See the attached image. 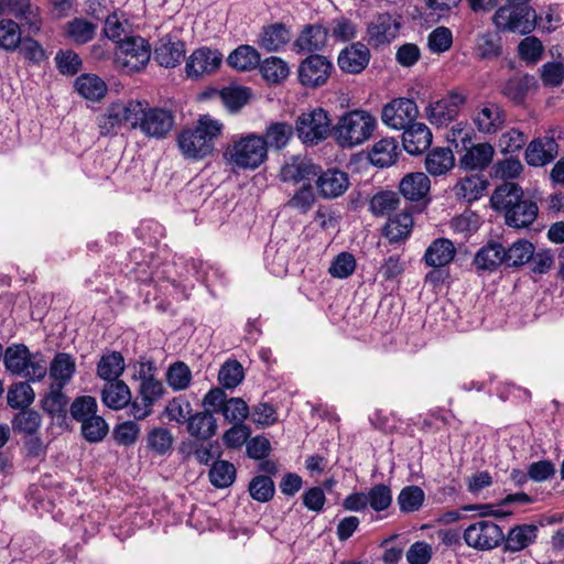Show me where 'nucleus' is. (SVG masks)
<instances>
[{
  "label": "nucleus",
  "instance_id": "20",
  "mask_svg": "<svg viewBox=\"0 0 564 564\" xmlns=\"http://www.w3.org/2000/svg\"><path fill=\"white\" fill-rule=\"evenodd\" d=\"M558 154V144L553 135L532 140L525 149V162L530 166H544Z\"/></svg>",
  "mask_w": 564,
  "mask_h": 564
},
{
  "label": "nucleus",
  "instance_id": "52",
  "mask_svg": "<svg viewBox=\"0 0 564 564\" xmlns=\"http://www.w3.org/2000/svg\"><path fill=\"white\" fill-rule=\"evenodd\" d=\"M397 500L401 512L411 513L421 509L425 494L419 486H406L400 491Z\"/></svg>",
  "mask_w": 564,
  "mask_h": 564
},
{
  "label": "nucleus",
  "instance_id": "21",
  "mask_svg": "<svg viewBox=\"0 0 564 564\" xmlns=\"http://www.w3.org/2000/svg\"><path fill=\"white\" fill-rule=\"evenodd\" d=\"M399 23L389 13L375 17L367 26L368 41L372 46H380L393 41L399 32Z\"/></svg>",
  "mask_w": 564,
  "mask_h": 564
},
{
  "label": "nucleus",
  "instance_id": "49",
  "mask_svg": "<svg viewBox=\"0 0 564 564\" xmlns=\"http://www.w3.org/2000/svg\"><path fill=\"white\" fill-rule=\"evenodd\" d=\"M165 379L172 390L183 391L191 384L192 371L185 362L176 361L169 366Z\"/></svg>",
  "mask_w": 564,
  "mask_h": 564
},
{
  "label": "nucleus",
  "instance_id": "28",
  "mask_svg": "<svg viewBox=\"0 0 564 564\" xmlns=\"http://www.w3.org/2000/svg\"><path fill=\"white\" fill-rule=\"evenodd\" d=\"M102 403L112 410L129 408L131 401V391L122 380L108 381L101 391Z\"/></svg>",
  "mask_w": 564,
  "mask_h": 564
},
{
  "label": "nucleus",
  "instance_id": "48",
  "mask_svg": "<svg viewBox=\"0 0 564 564\" xmlns=\"http://www.w3.org/2000/svg\"><path fill=\"white\" fill-rule=\"evenodd\" d=\"M208 478L214 487L227 488L236 479V468L227 460H216L208 471Z\"/></svg>",
  "mask_w": 564,
  "mask_h": 564
},
{
  "label": "nucleus",
  "instance_id": "19",
  "mask_svg": "<svg viewBox=\"0 0 564 564\" xmlns=\"http://www.w3.org/2000/svg\"><path fill=\"white\" fill-rule=\"evenodd\" d=\"M223 55L208 47L195 50L186 62V74L191 78H198L214 73L221 64Z\"/></svg>",
  "mask_w": 564,
  "mask_h": 564
},
{
  "label": "nucleus",
  "instance_id": "2",
  "mask_svg": "<svg viewBox=\"0 0 564 564\" xmlns=\"http://www.w3.org/2000/svg\"><path fill=\"white\" fill-rule=\"evenodd\" d=\"M224 124L208 115L200 116L193 128L184 129L177 137L182 154L187 159L202 160L213 153L215 140L220 137Z\"/></svg>",
  "mask_w": 564,
  "mask_h": 564
},
{
  "label": "nucleus",
  "instance_id": "37",
  "mask_svg": "<svg viewBox=\"0 0 564 564\" xmlns=\"http://www.w3.org/2000/svg\"><path fill=\"white\" fill-rule=\"evenodd\" d=\"M227 63L239 72H248L260 65V54L250 45H240L229 54Z\"/></svg>",
  "mask_w": 564,
  "mask_h": 564
},
{
  "label": "nucleus",
  "instance_id": "44",
  "mask_svg": "<svg viewBox=\"0 0 564 564\" xmlns=\"http://www.w3.org/2000/svg\"><path fill=\"white\" fill-rule=\"evenodd\" d=\"M79 95L89 100H99L107 91L106 84L96 75L84 74L75 80Z\"/></svg>",
  "mask_w": 564,
  "mask_h": 564
},
{
  "label": "nucleus",
  "instance_id": "53",
  "mask_svg": "<svg viewBox=\"0 0 564 564\" xmlns=\"http://www.w3.org/2000/svg\"><path fill=\"white\" fill-rule=\"evenodd\" d=\"M259 67L262 77L273 84L284 80L290 73L288 64L276 56L265 58Z\"/></svg>",
  "mask_w": 564,
  "mask_h": 564
},
{
  "label": "nucleus",
  "instance_id": "64",
  "mask_svg": "<svg viewBox=\"0 0 564 564\" xmlns=\"http://www.w3.org/2000/svg\"><path fill=\"white\" fill-rule=\"evenodd\" d=\"M148 447L159 455L167 453L173 444L172 433L164 427H154L147 437Z\"/></svg>",
  "mask_w": 564,
  "mask_h": 564
},
{
  "label": "nucleus",
  "instance_id": "61",
  "mask_svg": "<svg viewBox=\"0 0 564 564\" xmlns=\"http://www.w3.org/2000/svg\"><path fill=\"white\" fill-rule=\"evenodd\" d=\"M315 200L316 198L312 185L305 183L288 200L286 206L301 214H306L313 207Z\"/></svg>",
  "mask_w": 564,
  "mask_h": 564
},
{
  "label": "nucleus",
  "instance_id": "51",
  "mask_svg": "<svg viewBox=\"0 0 564 564\" xmlns=\"http://www.w3.org/2000/svg\"><path fill=\"white\" fill-rule=\"evenodd\" d=\"M485 189V182L477 175L460 178L454 186V193L457 198L466 202H473L479 198Z\"/></svg>",
  "mask_w": 564,
  "mask_h": 564
},
{
  "label": "nucleus",
  "instance_id": "54",
  "mask_svg": "<svg viewBox=\"0 0 564 564\" xmlns=\"http://www.w3.org/2000/svg\"><path fill=\"white\" fill-rule=\"evenodd\" d=\"M192 411V404L188 400L184 397H175L166 403L163 415H165L169 421L182 425L187 423Z\"/></svg>",
  "mask_w": 564,
  "mask_h": 564
},
{
  "label": "nucleus",
  "instance_id": "7",
  "mask_svg": "<svg viewBox=\"0 0 564 564\" xmlns=\"http://www.w3.org/2000/svg\"><path fill=\"white\" fill-rule=\"evenodd\" d=\"M131 108L135 109L131 129H140L149 138L163 139L174 127V116L165 108L150 107L141 100H131Z\"/></svg>",
  "mask_w": 564,
  "mask_h": 564
},
{
  "label": "nucleus",
  "instance_id": "10",
  "mask_svg": "<svg viewBox=\"0 0 564 564\" xmlns=\"http://www.w3.org/2000/svg\"><path fill=\"white\" fill-rule=\"evenodd\" d=\"M151 57V47L141 36H128L118 45L116 62L127 72H139Z\"/></svg>",
  "mask_w": 564,
  "mask_h": 564
},
{
  "label": "nucleus",
  "instance_id": "36",
  "mask_svg": "<svg viewBox=\"0 0 564 564\" xmlns=\"http://www.w3.org/2000/svg\"><path fill=\"white\" fill-rule=\"evenodd\" d=\"M506 269H519L529 263L533 257L534 245L527 239H518L505 246Z\"/></svg>",
  "mask_w": 564,
  "mask_h": 564
},
{
  "label": "nucleus",
  "instance_id": "1",
  "mask_svg": "<svg viewBox=\"0 0 564 564\" xmlns=\"http://www.w3.org/2000/svg\"><path fill=\"white\" fill-rule=\"evenodd\" d=\"M494 209L503 213L506 224L512 228H527L538 217L536 203L523 197L522 188L516 183L498 186L490 198Z\"/></svg>",
  "mask_w": 564,
  "mask_h": 564
},
{
  "label": "nucleus",
  "instance_id": "34",
  "mask_svg": "<svg viewBox=\"0 0 564 564\" xmlns=\"http://www.w3.org/2000/svg\"><path fill=\"white\" fill-rule=\"evenodd\" d=\"M328 39V31L321 25H307L295 41L300 52H316L325 47Z\"/></svg>",
  "mask_w": 564,
  "mask_h": 564
},
{
  "label": "nucleus",
  "instance_id": "25",
  "mask_svg": "<svg viewBox=\"0 0 564 564\" xmlns=\"http://www.w3.org/2000/svg\"><path fill=\"white\" fill-rule=\"evenodd\" d=\"M319 173V165L311 160L293 158L285 163L280 172L281 180L284 182L300 183L311 181Z\"/></svg>",
  "mask_w": 564,
  "mask_h": 564
},
{
  "label": "nucleus",
  "instance_id": "56",
  "mask_svg": "<svg viewBox=\"0 0 564 564\" xmlns=\"http://www.w3.org/2000/svg\"><path fill=\"white\" fill-rule=\"evenodd\" d=\"M80 431L87 442L99 443L107 436L109 427L105 419L96 414L82 423Z\"/></svg>",
  "mask_w": 564,
  "mask_h": 564
},
{
  "label": "nucleus",
  "instance_id": "42",
  "mask_svg": "<svg viewBox=\"0 0 564 564\" xmlns=\"http://www.w3.org/2000/svg\"><path fill=\"white\" fill-rule=\"evenodd\" d=\"M290 41V32L282 23L271 24L263 29L259 44L268 52H275Z\"/></svg>",
  "mask_w": 564,
  "mask_h": 564
},
{
  "label": "nucleus",
  "instance_id": "30",
  "mask_svg": "<svg viewBox=\"0 0 564 564\" xmlns=\"http://www.w3.org/2000/svg\"><path fill=\"white\" fill-rule=\"evenodd\" d=\"M412 228V215L409 212H402L388 219L382 229V234L389 240V242L398 243L408 239Z\"/></svg>",
  "mask_w": 564,
  "mask_h": 564
},
{
  "label": "nucleus",
  "instance_id": "24",
  "mask_svg": "<svg viewBox=\"0 0 564 564\" xmlns=\"http://www.w3.org/2000/svg\"><path fill=\"white\" fill-rule=\"evenodd\" d=\"M466 153L460 158V167L468 171H484L490 165L495 155L494 147L488 143L469 144Z\"/></svg>",
  "mask_w": 564,
  "mask_h": 564
},
{
  "label": "nucleus",
  "instance_id": "11",
  "mask_svg": "<svg viewBox=\"0 0 564 564\" xmlns=\"http://www.w3.org/2000/svg\"><path fill=\"white\" fill-rule=\"evenodd\" d=\"M463 538L469 547L478 551L492 550L505 540L502 529L489 520H480L468 525Z\"/></svg>",
  "mask_w": 564,
  "mask_h": 564
},
{
  "label": "nucleus",
  "instance_id": "26",
  "mask_svg": "<svg viewBox=\"0 0 564 564\" xmlns=\"http://www.w3.org/2000/svg\"><path fill=\"white\" fill-rule=\"evenodd\" d=\"M456 254L454 243L447 238H437L431 242L424 253V262L431 268H443L449 264Z\"/></svg>",
  "mask_w": 564,
  "mask_h": 564
},
{
  "label": "nucleus",
  "instance_id": "13",
  "mask_svg": "<svg viewBox=\"0 0 564 564\" xmlns=\"http://www.w3.org/2000/svg\"><path fill=\"white\" fill-rule=\"evenodd\" d=\"M507 111L495 101H484L476 106L471 121L481 134L491 135L498 133L507 124Z\"/></svg>",
  "mask_w": 564,
  "mask_h": 564
},
{
  "label": "nucleus",
  "instance_id": "17",
  "mask_svg": "<svg viewBox=\"0 0 564 564\" xmlns=\"http://www.w3.org/2000/svg\"><path fill=\"white\" fill-rule=\"evenodd\" d=\"M349 176L346 172L332 167L325 171L319 166L315 186L318 195L324 199H334L345 194L349 188Z\"/></svg>",
  "mask_w": 564,
  "mask_h": 564
},
{
  "label": "nucleus",
  "instance_id": "33",
  "mask_svg": "<svg viewBox=\"0 0 564 564\" xmlns=\"http://www.w3.org/2000/svg\"><path fill=\"white\" fill-rule=\"evenodd\" d=\"M75 371L76 362L69 354H56L50 365V377L54 381L52 384L65 387L72 380Z\"/></svg>",
  "mask_w": 564,
  "mask_h": 564
},
{
  "label": "nucleus",
  "instance_id": "9",
  "mask_svg": "<svg viewBox=\"0 0 564 564\" xmlns=\"http://www.w3.org/2000/svg\"><path fill=\"white\" fill-rule=\"evenodd\" d=\"M297 138L305 145H316L333 134L332 120L323 108H314L303 112L295 121Z\"/></svg>",
  "mask_w": 564,
  "mask_h": 564
},
{
  "label": "nucleus",
  "instance_id": "14",
  "mask_svg": "<svg viewBox=\"0 0 564 564\" xmlns=\"http://www.w3.org/2000/svg\"><path fill=\"white\" fill-rule=\"evenodd\" d=\"M467 102V95L458 89L449 90L443 98L432 102L426 109L430 122L443 127L459 115L460 108Z\"/></svg>",
  "mask_w": 564,
  "mask_h": 564
},
{
  "label": "nucleus",
  "instance_id": "16",
  "mask_svg": "<svg viewBox=\"0 0 564 564\" xmlns=\"http://www.w3.org/2000/svg\"><path fill=\"white\" fill-rule=\"evenodd\" d=\"M333 64L325 56L313 54L306 57L299 66L300 83L310 88L323 86L328 80Z\"/></svg>",
  "mask_w": 564,
  "mask_h": 564
},
{
  "label": "nucleus",
  "instance_id": "50",
  "mask_svg": "<svg viewBox=\"0 0 564 564\" xmlns=\"http://www.w3.org/2000/svg\"><path fill=\"white\" fill-rule=\"evenodd\" d=\"M35 398V393L28 381H21L11 384L9 388L7 400L8 404L13 409L28 408Z\"/></svg>",
  "mask_w": 564,
  "mask_h": 564
},
{
  "label": "nucleus",
  "instance_id": "58",
  "mask_svg": "<svg viewBox=\"0 0 564 564\" xmlns=\"http://www.w3.org/2000/svg\"><path fill=\"white\" fill-rule=\"evenodd\" d=\"M41 426V415L34 410H22L13 419V429L24 435H33Z\"/></svg>",
  "mask_w": 564,
  "mask_h": 564
},
{
  "label": "nucleus",
  "instance_id": "55",
  "mask_svg": "<svg viewBox=\"0 0 564 564\" xmlns=\"http://www.w3.org/2000/svg\"><path fill=\"white\" fill-rule=\"evenodd\" d=\"M22 42L20 25L11 19L0 21V47L15 51Z\"/></svg>",
  "mask_w": 564,
  "mask_h": 564
},
{
  "label": "nucleus",
  "instance_id": "57",
  "mask_svg": "<svg viewBox=\"0 0 564 564\" xmlns=\"http://www.w3.org/2000/svg\"><path fill=\"white\" fill-rule=\"evenodd\" d=\"M248 490L256 501L268 502L273 498L275 487L269 476H256L251 479Z\"/></svg>",
  "mask_w": 564,
  "mask_h": 564
},
{
  "label": "nucleus",
  "instance_id": "8",
  "mask_svg": "<svg viewBox=\"0 0 564 564\" xmlns=\"http://www.w3.org/2000/svg\"><path fill=\"white\" fill-rule=\"evenodd\" d=\"M498 31L519 34L531 33L536 25V13L529 6L505 4L492 17Z\"/></svg>",
  "mask_w": 564,
  "mask_h": 564
},
{
  "label": "nucleus",
  "instance_id": "5",
  "mask_svg": "<svg viewBox=\"0 0 564 564\" xmlns=\"http://www.w3.org/2000/svg\"><path fill=\"white\" fill-rule=\"evenodd\" d=\"M268 159L265 143L256 133L234 137L224 152V160L234 169L256 170Z\"/></svg>",
  "mask_w": 564,
  "mask_h": 564
},
{
  "label": "nucleus",
  "instance_id": "29",
  "mask_svg": "<svg viewBox=\"0 0 564 564\" xmlns=\"http://www.w3.org/2000/svg\"><path fill=\"white\" fill-rule=\"evenodd\" d=\"M191 436L207 441L217 433V421L209 410L192 414L186 423Z\"/></svg>",
  "mask_w": 564,
  "mask_h": 564
},
{
  "label": "nucleus",
  "instance_id": "41",
  "mask_svg": "<svg viewBox=\"0 0 564 564\" xmlns=\"http://www.w3.org/2000/svg\"><path fill=\"white\" fill-rule=\"evenodd\" d=\"M455 164L454 154L448 148H436L425 158V169L434 176L447 173Z\"/></svg>",
  "mask_w": 564,
  "mask_h": 564
},
{
  "label": "nucleus",
  "instance_id": "45",
  "mask_svg": "<svg viewBox=\"0 0 564 564\" xmlns=\"http://www.w3.org/2000/svg\"><path fill=\"white\" fill-rule=\"evenodd\" d=\"M64 387L51 384L48 392L42 400V408L52 416H65L68 398L62 391Z\"/></svg>",
  "mask_w": 564,
  "mask_h": 564
},
{
  "label": "nucleus",
  "instance_id": "47",
  "mask_svg": "<svg viewBox=\"0 0 564 564\" xmlns=\"http://www.w3.org/2000/svg\"><path fill=\"white\" fill-rule=\"evenodd\" d=\"M400 198L398 193L381 191L375 194L369 202V210L376 217L389 215L398 208Z\"/></svg>",
  "mask_w": 564,
  "mask_h": 564
},
{
  "label": "nucleus",
  "instance_id": "15",
  "mask_svg": "<svg viewBox=\"0 0 564 564\" xmlns=\"http://www.w3.org/2000/svg\"><path fill=\"white\" fill-rule=\"evenodd\" d=\"M419 108L414 100L409 98H395L388 102L381 112L382 122L395 130H405L415 123Z\"/></svg>",
  "mask_w": 564,
  "mask_h": 564
},
{
  "label": "nucleus",
  "instance_id": "43",
  "mask_svg": "<svg viewBox=\"0 0 564 564\" xmlns=\"http://www.w3.org/2000/svg\"><path fill=\"white\" fill-rule=\"evenodd\" d=\"M293 133L294 129L290 123L272 122L267 127L262 140L265 143L267 150L269 148L280 150L286 147Z\"/></svg>",
  "mask_w": 564,
  "mask_h": 564
},
{
  "label": "nucleus",
  "instance_id": "35",
  "mask_svg": "<svg viewBox=\"0 0 564 564\" xmlns=\"http://www.w3.org/2000/svg\"><path fill=\"white\" fill-rule=\"evenodd\" d=\"M4 10L24 20L30 32L35 33L40 30V19L36 11L32 9L30 0H0V14Z\"/></svg>",
  "mask_w": 564,
  "mask_h": 564
},
{
  "label": "nucleus",
  "instance_id": "4",
  "mask_svg": "<svg viewBox=\"0 0 564 564\" xmlns=\"http://www.w3.org/2000/svg\"><path fill=\"white\" fill-rule=\"evenodd\" d=\"M154 362L148 360L140 364L138 370L139 387L137 398L130 403L128 414L140 421L150 416L154 404L163 398L166 390L163 382L155 376Z\"/></svg>",
  "mask_w": 564,
  "mask_h": 564
},
{
  "label": "nucleus",
  "instance_id": "31",
  "mask_svg": "<svg viewBox=\"0 0 564 564\" xmlns=\"http://www.w3.org/2000/svg\"><path fill=\"white\" fill-rule=\"evenodd\" d=\"M502 54V41L498 33H478L474 43V55L479 59H495Z\"/></svg>",
  "mask_w": 564,
  "mask_h": 564
},
{
  "label": "nucleus",
  "instance_id": "3",
  "mask_svg": "<svg viewBox=\"0 0 564 564\" xmlns=\"http://www.w3.org/2000/svg\"><path fill=\"white\" fill-rule=\"evenodd\" d=\"M377 128L376 117L367 110L343 113L333 126V138L341 149H354L367 142Z\"/></svg>",
  "mask_w": 564,
  "mask_h": 564
},
{
  "label": "nucleus",
  "instance_id": "59",
  "mask_svg": "<svg viewBox=\"0 0 564 564\" xmlns=\"http://www.w3.org/2000/svg\"><path fill=\"white\" fill-rule=\"evenodd\" d=\"M242 366L237 360L226 361L219 369L218 381L227 389L236 388L243 379Z\"/></svg>",
  "mask_w": 564,
  "mask_h": 564
},
{
  "label": "nucleus",
  "instance_id": "46",
  "mask_svg": "<svg viewBox=\"0 0 564 564\" xmlns=\"http://www.w3.org/2000/svg\"><path fill=\"white\" fill-rule=\"evenodd\" d=\"M96 30L97 24L84 18H75L66 24L67 36L77 44H85L91 41Z\"/></svg>",
  "mask_w": 564,
  "mask_h": 564
},
{
  "label": "nucleus",
  "instance_id": "62",
  "mask_svg": "<svg viewBox=\"0 0 564 564\" xmlns=\"http://www.w3.org/2000/svg\"><path fill=\"white\" fill-rule=\"evenodd\" d=\"M366 495L368 506L377 512L387 510L391 506L392 492L387 485H375Z\"/></svg>",
  "mask_w": 564,
  "mask_h": 564
},
{
  "label": "nucleus",
  "instance_id": "22",
  "mask_svg": "<svg viewBox=\"0 0 564 564\" xmlns=\"http://www.w3.org/2000/svg\"><path fill=\"white\" fill-rule=\"evenodd\" d=\"M370 61V51L361 42H355L340 51L337 64L339 68L348 74L361 73Z\"/></svg>",
  "mask_w": 564,
  "mask_h": 564
},
{
  "label": "nucleus",
  "instance_id": "32",
  "mask_svg": "<svg viewBox=\"0 0 564 564\" xmlns=\"http://www.w3.org/2000/svg\"><path fill=\"white\" fill-rule=\"evenodd\" d=\"M185 55V45L181 41L171 42L161 40L154 50V59L159 65L173 68L177 66Z\"/></svg>",
  "mask_w": 564,
  "mask_h": 564
},
{
  "label": "nucleus",
  "instance_id": "27",
  "mask_svg": "<svg viewBox=\"0 0 564 564\" xmlns=\"http://www.w3.org/2000/svg\"><path fill=\"white\" fill-rule=\"evenodd\" d=\"M431 181L423 172H413L404 175L399 184L402 196L411 202L423 199L430 192Z\"/></svg>",
  "mask_w": 564,
  "mask_h": 564
},
{
  "label": "nucleus",
  "instance_id": "38",
  "mask_svg": "<svg viewBox=\"0 0 564 564\" xmlns=\"http://www.w3.org/2000/svg\"><path fill=\"white\" fill-rule=\"evenodd\" d=\"M398 158V144L392 138H383L376 142L369 152L370 162L379 167L392 165Z\"/></svg>",
  "mask_w": 564,
  "mask_h": 564
},
{
  "label": "nucleus",
  "instance_id": "6",
  "mask_svg": "<svg viewBox=\"0 0 564 564\" xmlns=\"http://www.w3.org/2000/svg\"><path fill=\"white\" fill-rule=\"evenodd\" d=\"M3 365L13 376L29 381H41L47 373V367L41 354H32L24 344H12L4 349Z\"/></svg>",
  "mask_w": 564,
  "mask_h": 564
},
{
  "label": "nucleus",
  "instance_id": "39",
  "mask_svg": "<svg viewBox=\"0 0 564 564\" xmlns=\"http://www.w3.org/2000/svg\"><path fill=\"white\" fill-rule=\"evenodd\" d=\"M538 528L533 524L517 525L511 529L506 538L505 551L519 552L536 539Z\"/></svg>",
  "mask_w": 564,
  "mask_h": 564
},
{
  "label": "nucleus",
  "instance_id": "63",
  "mask_svg": "<svg viewBox=\"0 0 564 564\" xmlns=\"http://www.w3.org/2000/svg\"><path fill=\"white\" fill-rule=\"evenodd\" d=\"M356 270V259L349 252H340L332 261L328 273L333 278L346 279L350 276Z\"/></svg>",
  "mask_w": 564,
  "mask_h": 564
},
{
  "label": "nucleus",
  "instance_id": "12",
  "mask_svg": "<svg viewBox=\"0 0 564 564\" xmlns=\"http://www.w3.org/2000/svg\"><path fill=\"white\" fill-rule=\"evenodd\" d=\"M505 254V246L498 240L490 239L475 252L471 268L478 276L507 270Z\"/></svg>",
  "mask_w": 564,
  "mask_h": 564
},
{
  "label": "nucleus",
  "instance_id": "18",
  "mask_svg": "<svg viewBox=\"0 0 564 564\" xmlns=\"http://www.w3.org/2000/svg\"><path fill=\"white\" fill-rule=\"evenodd\" d=\"M133 111L135 109L131 108V100L126 104H111L107 111L97 119L100 134L109 135L116 133L117 129L123 124H128L131 128V121L134 119L132 116H135Z\"/></svg>",
  "mask_w": 564,
  "mask_h": 564
},
{
  "label": "nucleus",
  "instance_id": "60",
  "mask_svg": "<svg viewBox=\"0 0 564 564\" xmlns=\"http://www.w3.org/2000/svg\"><path fill=\"white\" fill-rule=\"evenodd\" d=\"M527 143V135L517 128H511L501 133L498 140V148L502 154L519 152Z\"/></svg>",
  "mask_w": 564,
  "mask_h": 564
},
{
  "label": "nucleus",
  "instance_id": "40",
  "mask_svg": "<svg viewBox=\"0 0 564 564\" xmlns=\"http://www.w3.org/2000/svg\"><path fill=\"white\" fill-rule=\"evenodd\" d=\"M124 368L122 355L118 351H111L101 356L97 365V376L107 382L118 380Z\"/></svg>",
  "mask_w": 564,
  "mask_h": 564
},
{
  "label": "nucleus",
  "instance_id": "23",
  "mask_svg": "<svg viewBox=\"0 0 564 564\" xmlns=\"http://www.w3.org/2000/svg\"><path fill=\"white\" fill-rule=\"evenodd\" d=\"M404 150L411 155H419L432 143V132L421 122L410 124L402 134Z\"/></svg>",
  "mask_w": 564,
  "mask_h": 564
}]
</instances>
